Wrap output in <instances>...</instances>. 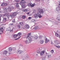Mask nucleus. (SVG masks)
Here are the masks:
<instances>
[{
	"label": "nucleus",
	"instance_id": "nucleus-1",
	"mask_svg": "<svg viewBox=\"0 0 60 60\" xmlns=\"http://www.w3.org/2000/svg\"><path fill=\"white\" fill-rule=\"evenodd\" d=\"M10 14V13H6L5 14L3 15H2H2H3L4 16H7V17H8V18L9 19V17H10L12 18V19H13L17 15V13L16 12H14Z\"/></svg>",
	"mask_w": 60,
	"mask_h": 60
},
{
	"label": "nucleus",
	"instance_id": "nucleus-2",
	"mask_svg": "<svg viewBox=\"0 0 60 60\" xmlns=\"http://www.w3.org/2000/svg\"><path fill=\"white\" fill-rule=\"evenodd\" d=\"M38 13L37 14L38 15V18L39 17L40 19L42 17V15H41V14H43L44 12L43 11V9H41L40 8H39L38 9Z\"/></svg>",
	"mask_w": 60,
	"mask_h": 60
},
{
	"label": "nucleus",
	"instance_id": "nucleus-3",
	"mask_svg": "<svg viewBox=\"0 0 60 60\" xmlns=\"http://www.w3.org/2000/svg\"><path fill=\"white\" fill-rule=\"evenodd\" d=\"M26 3V2L24 0H22L19 3V4L20 5L22 8H25L26 7V4H25Z\"/></svg>",
	"mask_w": 60,
	"mask_h": 60
},
{
	"label": "nucleus",
	"instance_id": "nucleus-4",
	"mask_svg": "<svg viewBox=\"0 0 60 60\" xmlns=\"http://www.w3.org/2000/svg\"><path fill=\"white\" fill-rule=\"evenodd\" d=\"M32 4V3H29L28 4V6L29 7H33L34 6V5L35 4V3H34Z\"/></svg>",
	"mask_w": 60,
	"mask_h": 60
},
{
	"label": "nucleus",
	"instance_id": "nucleus-5",
	"mask_svg": "<svg viewBox=\"0 0 60 60\" xmlns=\"http://www.w3.org/2000/svg\"><path fill=\"white\" fill-rule=\"evenodd\" d=\"M4 29H3V27H1L0 28V34H2V33H3Z\"/></svg>",
	"mask_w": 60,
	"mask_h": 60
},
{
	"label": "nucleus",
	"instance_id": "nucleus-6",
	"mask_svg": "<svg viewBox=\"0 0 60 60\" xmlns=\"http://www.w3.org/2000/svg\"><path fill=\"white\" fill-rule=\"evenodd\" d=\"M16 5L15 6L16 8L19 9V3H16Z\"/></svg>",
	"mask_w": 60,
	"mask_h": 60
},
{
	"label": "nucleus",
	"instance_id": "nucleus-7",
	"mask_svg": "<svg viewBox=\"0 0 60 60\" xmlns=\"http://www.w3.org/2000/svg\"><path fill=\"white\" fill-rule=\"evenodd\" d=\"M59 7L58 6V7H57L56 8V10L57 11V12H60V9Z\"/></svg>",
	"mask_w": 60,
	"mask_h": 60
},
{
	"label": "nucleus",
	"instance_id": "nucleus-8",
	"mask_svg": "<svg viewBox=\"0 0 60 60\" xmlns=\"http://www.w3.org/2000/svg\"><path fill=\"white\" fill-rule=\"evenodd\" d=\"M58 17L57 18V19L59 20V22H60V15H58L57 16Z\"/></svg>",
	"mask_w": 60,
	"mask_h": 60
},
{
	"label": "nucleus",
	"instance_id": "nucleus-9",
	"mask_svg": "<svg viewBox=\"0 0 60 60\" xmlns=\"http://www.w3.org/2000/svg\"><path fill=\"white\" fill-rule=\"evenodd\" d=\"M7 4L6 3H2L1 5V6H6Z\"/></svg>",
	"mask_w": 60,
	"mask_h": 60
},
{
	"label": "nucleus",
	"instance_id": "nucleus-10",
	"mask_svg": "<svg viewBox=\"0 0 60 60\" xmlns=\"http://www.w3.org/2000/svg\"><path fill=\"white\" fill-rule=\"evenodd\" d=\"M33 38L34 40H37V39L38 38V37L37 36H36L35 35H34Z\"/></svg>",
	"mask_w": 60,
	"mask_h": 60
},
{
	"label": "nucleus",
	"instance_id": "nucleus-11",
	"mask_svg": "<svg viewBox=\"0 0 60 60\" xmlns=\"http://www.w3.org/2000/svg\"><path fill=\"white\" fill-rule=\"evenodd\" d=\"M45 52V51L44 50L41 51L40 53L41 56H42Z\"/></svg>",
	"mask_w": 60,
	"mask_h": 60
},
{
	"label": "nucleus",
	"instance_id": "nucleus-12",
	"mask_svg": "<svg viewBox=\"0 0 60 60\" xmlns=\"http://www.w3.org/2000/svg\"><path fill=\"white\" fill-rule=\"evenodd\" d=\"M25 26L26 28V29H27L28 28H29V25L27 24H26Z\"/></svg>",
	"mask_w": 60,
	"mask_h": 60
},
{
	"label": "nucleus",
	"instance_id": "nucleus-13",
	"mask_svg": "<svg viewBox=\"0 0 60 60\" xmlns=\"http://www.w3.org/2000/svg\"><path fill=\"white\" fill-rule=\"evenodd\" d=\"M34 17L35 19H37L38 18V15L37 14H35L34 15Z\"/></svg>",
	"mask_w": 60,
	"mask_h": 60
},
{
	"label": "nucleus",
	"instance_id": "nucleus-14",
	"mask_svg": "<svg viewBox=\"0 0 60 60\" xmlns=\"http://www.w3.org/2000/svg\"><path fill=\"white\" fill-rule=\"evenodd\" d=\"M13 8V7H9L8 8V10L10 11H11V10Z\"/></svg>",
	"mask_w": 60,
	"mask_h": 60
},
{
	"label": "nucleus",
	"instance_id": "nucleus-15",
	"mask_svg": "<svg viewBox=\"0 0 60 60\" xmlns=\"http://www.w3.org/2000/svg\"><path fill=\"white\" fill-rule=\"evenodd\" d=\"M50 40L47 39V38H46L45 40V43H47Z\"/></svg>",
	"mask_w": 60,
	"mask_h": 60
},
{
	"label": "nucleus",
	"instance_id": "nucleus-16",
	"mask_svg": "<svg viewBox=\"0 0 60 60\" xmlns=\"http://www.w3.org/2000/svg\"><path fill=\"white\" fill-rule=\"evenodd\" d=\"M28 39L29 40L28 43H30V42H31V41H32V39L31 38L29 37V38H28Z\"/></svg>",
	"mask_w": 60,
	"mask_h": 60
},
{
	"label": "nucleus",
	"instance_id": "nucleus-17",
	"mask_svg": "<svg viewBox=\"0 0 60 60\" xmlns=\"http://www.w3.org/2000/svg\"><path fill=\"white\" fill-rule=\"evenodd\" d=\"M60 23L59 22V21H56L54 23V24L55 25H58V24Z\"/></svg>",
	"mask_w": 60,
	"mask_h": 60
},
{
	"label": "nucleus",
	"instance_id": "nucleus-18",
	"mask_svg": "<svg viewBox=\"0 0 60 60\" xmlns=\"http://www.w3.org/2000/svg\"><path fill=\"white\" fill-rule=\"evenodd\" d=\"M7 52H8V51H7L5 50L4 51V54H5L6 55V54H7Z\"/></svg>",
	"mask_w": 60,
	"mask_h": 60
},
{
	"label": "nucleus",
	"instance_id": "nucleus-19",
	"mask_svg": "<svg viewBox=\"0 0 60 60\" xmlns=\"http://www.w3.org/2000/svg\"><path fill=\"white\" fill-rule=\"evenodd\" d=\"M18 36V35L16 34H15L14 35L13 37L14 38H16L17 37V36Z\"/></svg>",
	"mask_w": 60,
	"mask_h": 60
},
{
	"label": "nucleus",
	"instance_id": "nucleus-20",
	"mask_svg": "<svg viewBox=\"0 0 60 60\" xmlns=\"http://www.w3.org/2000/svg\"><path fill=\"white\" fill-rule=\"evenodd\" d=\"M19 25L21 26H23V23L22 22H20L19 23Z\"/></svg>",
	"mask_w": 60,
	"mask_h": 60
},
{
	"label": "nucleus",
	"instance_id": "nucleus-21",
	"mask_svg": "<svg viewBox=\"0 0 60 60\" xmlns=\"http://www.w3.org/2000/svg\"><path fill=\"white\" fill-rule=\"evenodd\" d=\"M8 49L9 51H12V48L11 47H9L8 48Z\"/></svg>",
	"mask_w": 60,
	"mask_h": 60
},
{
	"label": "nucleus",
	"instance_id": "nucleus-22",
	"mask_svg": "<svg viewBox=\"0 0 60 60\" xmlns=\"http://www.w3.org/2000/svg\"><path fill=\"white\" fill-rule=\"evenodd\" d=\"M18 53H19L20 54H21L23 52L21 51L18 50Z\"/></svg>",
	"mask_w": 60,
	"mask_h": 60
},
{
	"label": "nucleus",
	"instance_id": "nucleus-23",
	"mask_svg": "<svg viewBox=\"0 0 60 60\" xmlns=\"http://www.w3.org/2000/svg\"><path fill=\"white\" fill-rule=\"evenodd\" d=\"M40 42L41 44H42L44 42V41L42 40H40Z\"/></svg>",
	"mask_w": 60,
	"mask_h": 60
},
{
	"label": "nucleus",
	"instance_id": "nucleus-24",
	"mask_svg": "<svg viewBox=\"0 0 60 60\" xmlns=\"http://www.w3.org/2000/svg\"><path fill=\"white\" fill-rule=\"evenodd\" d=\"M43 37V36L41 35L39 36V38L40 39H42Z\"/></svg>",
	"mask_w": 60,
	"mask_h": 60
},
{
	"label": "nucleus",
	"instance_id": "nucleus-25",
	"mask_svg": "<svg viewBox=\"0 0 60 60\" xmlns=\"http://www.w3.org/2000/svg\"><path fill=\"white\" fill-rule=\"evenodd\" d=\"M3 9H4V11H5L4 12H7V11L6 10V8H3Z\"/></svg>",
	"mask_w": 60,
	"mask_h": 60
},
{
	"label": "nucleus",
	"instance_id": "nucleus-26",
	"mask_svg": "<svg viewBox=\"0 0 60 60\" xmlns=\"http://www.w3.org/2000/svg\"><path fill=\"white\" fill-rule=\"evenodd\" d=\"M13 51H16V48L13 47Z\"/></svg>",
	"mask_w": 60,
	"mask_h": 60
},
{
	"label": "nucleus",
	"instance_id": "nucleus-27",
	"mask_svg": "<svg viewBox=\"0 0 60 60\" xmlns=\"http://www.w3.org/2000/svg\"><path fill=\"white\" fill-rule=\"evenodd\" d=\"M26 18V16L25 15L22 16V19H25V18Z\"/></svg>",
	"mask_w": 60,
	"mask_h": 60
},
{
	"label": "nucleus",
	"instance_id": "nucleus-28",
	"mask_svg": "<svg viewBox=\"0 0 60 60\" xmlns=\"http://www.w3.org/2000/svg\"><path fill=\"white\" fill-rule=\"evenodd\" d=\"M17 35H19V36H20V35H22L21 33L20 32H19L18 33V34H17Z\"/></svg>",
	"mask_w": 60,
	"mask_h": 60
},
{
	"label": "nucleus",
	"instance_id": "nucleus-29",
	"mask_svg": "<svg viewBox=\"0 0 60 60\" xmlns=\"http://www.w3.org/2000/svg\"><path fill=\"white\" fill-rule=\"evenodd\" d=\"M7 30L8 31H10L11 30V28H8L7 29Z\"/></svg>",
	"mask_w": 60,
	"mask_h": 60
},
{
	"label": "nucleus",
	"instance_id": "nucleus-30",
	"mask_svg": "<svg viewBox=\"0 0 60 60\" xmlns=\"http://www.w3.org/2000/svg\"><path fill=\"white\" fill-rule=\"evenodd\" d=\"M23 11L24 12H27L28 11V10L27 9H25Z\"/></svg>",
	"mask_w": 60,
	"mask_h": 60
},
{
	"label": "nucleus",
	"instance_id": "nucleus-31",
	"mask_svg": "<svg viewBox=\"0 0 60 60\" xmlns=\"http://www.w3.org/2000/svg\"><path fill=\"white\" fill-rule=\"evenodd\" d=\"M55 35L57 37H58V36H59V34H58V33H56L55 34Z\"/></svg>",
	"mask_w": 60,
	"mask_h": 60
},
{
	"label": "nucleus",
	"instance_id": "nucleus-32",
	"mask_svg": "<svg viewBox=\"0 0 60 60\" xmlns=\"http://www.w3.org/2000/svg\"><path fill=\"white\" fill-rule=\"evenodd\" d=\"M17 26L18 28H19V29H20V26L19 25H17Z\"/></svg>",
	"mask_w": 60,
	"mask_h": 60
},
{
	"label": "nucleus",
	"instance_id": "nucleus-33",
	"mask_svg": "<svg viewBox=\"0 0 60 60\" xmlns=\"http://www.w3.org/2000/svg\"><path fill=\"white\" fill-rule=\"evenodd\" d=\"M34 29H35V30L37 29H38V26H36L34 28Z\"/></svg>",
	"mask_w": 60,
	"mask_h": 60
},
{
	"label": "nucleus",
	"instance_id": "nucleus-34",
	"mask_svg": "<svg viewBox=\"0 0 60 60\" xmlns=\"http://www.w3.org/2000/svg\"><path fill=\"white\" fill-rule=\"evenodd\" d=\"M47 56H48V57L49 58H50L51 57V55H48Z\"/></svg>",
	"mask_w": 60,
	"mask_h": 60
},
{
	"label": "nucleus",
	"instance_id": "nucleus-35",
	"mask_svg": "<svg viewBox=\"0 0 60 60\" xmlns=\"http://www.w3.org/2000/svg\"><path fill=\"white\" fill-rule=\"evenodd\" d=\"M25 43H28V40H26V41H25Z\"/></svg>",
	"mask_w": 60,
	"mask_h": 60
},
{
	"label": "nucleus",
	"instance_id": "nucleus-36",
	"mask_svg": "<svg viewBox=\"0 0 60 60\" xmlns=\"http://www.w3.org/2000/svg\"><path fill=\"white\" fill-rule=\"evenodd\" d=\"M20 38V37H19L16 39H15V40H19V39Z\"/></svg>",
	"mask_w": 60,
	"mask_h": 60
},
{
	"label": "nucleus",
	"instance_id": "nucleus-37",
	"mask_svg": "<svg viewBox=\"0 0 60 60\" xmlns=\"http://www.w3.org/2000/svg\"><path fill=\"white\" fill-rule=\"evenodd\" d=\"M31 21L32 22H34V21H35V20L34 19H33Z\"/></svg>",
	"mask_w": 60,
	"mask_h": 60
},
{
	"label": "nucleus",
	"instance_id": "nucleus-38",
	"mask_svg": "<svg viewBox=\"0 0 60 60\" xmlns=\"http://www.w3.org/2000/svg\"><path fill=\"white\" fill-rule=\"evenodd\" d=\"M2 15L0 14V21L1 20V17H2Z\"/></svg>",
	"mask_w": 60,
	"mask_h": 60
},
{
	"label": "nucleus",
	"instance_id": "nucleus-39",
	"mask_svg": "<svg viewBox=\"0 0 60 60\" xmlns=\"http://www.w3.org/2000/svg\"><path fill=\"white\" fill-rule=\"evenodd\" d=\"M30 35H28L27 36V37L26 38L27 39L28 37H29H29H30Z\"/></svg>",
	"mask_w": 60,
	"mask_h": 60
},
{
	"label": "nucleus",
	"instance_id": "nucleus-40",
	"mask_svg": "<svg viewBox=\"0 0 60 60\" xmlns=\"http://www.w3.org/2000/svg\"><path fill=\"white\" fill-rule=\"evenodd\" d=\"M56 48H58V49H59V48H60V46H56Z\"/></svg>",
	"mask_w": 60,
	"mask_h": 60
},
{
	"label": "nucleus",
	"instance_id": "nucleus-41",
	"mask_svg": "<svg viewBox=\"0 0 60 60\" xmlns=\"http://www.w3.org/2000/svg\"><path fill=\"white\" fill-rule=\"evenodd\" d=\"M51 52L52 53H54V50H52L51 51Z\"/></svg>",
	"mask_w": 60,
	"mask_h": 60
},
{
	"label": "nucleus",
	"instance_id": "nucleus-42",
	"mask_svg": "<svg viewBox=\"0 0 60 60\" xmlns=\"http://www.w3.org/2000/svg\"><path fill=\"white\" fill-rule=\"evenodd\" d=\"M3 20L4 21H6V18H3Z\"/></svg>",
	"mask_w": 60,
	"mask_h": 60
},
{
	"label": "nucleus",
	"instance_id": "nucleus-43",
	"mask_svg": "<svg viewBox=\"0 0 60 60\" xmlns=\"http://www.w3.org/2000/svg\"><path fill=\"white\" fill-rule=\"evenodd\" d=\"M40 51H38L37 52V53H38V54H40Z\"/></svg>",
	"mask_w": 60,
	"mask_h": 60
},
{
	"label": "nucleus",
	"instance_id": "nucleus-44",
	"mask_svg": "<svg viewBox=\"0 0 60 60\" xmlns=\"http://www.w3.org/2000/svg\"><path fill=\"white\" fill-rule=\"evenodd\" d=\"M15 19H14L13 20V21H12V22H15Z\"/></svg>",
	"mask_w": 60,
	"mask_h": 60
},
{
	"label": "nucleus",
	"instance_id": "nucleus-45",
	"mask_svg": "<svg viewBox=\"0 0 60 60\" xmlns=\"http://www.w3.org/2000/svg\"><path fill=\"white\" fill-rule=\"evenodd\" d=\"M42 60H46L45 58H42Z\"/></svg>",
	"mask_w": 60,
	"mask_h": 60
},
{
	"label": "nucleus",
	"instance_id": "nucleus-46",
	"mask_svg": "<svg viewBox=\"0 0 60 60\" xmlns=\"http://www.w3.org/2000/svg\"><path fill=\"white\" fill-rule=\"evenodd\" d=\"M32 19V17H29L28 18V19Z\"/></svg>",
	"mask_w": 60,
	"mask_h": 60
},
{
	"label": "nucleus",
	"instance_id": "nucleus-47",
	"mask_svg": "<svg viewBox=\"0 0 60 60\" xmlns=\"http://www.w3.org/2000/svg\"><path fill=\"white\" fill-rule=\"evenodd\" d=\"M57 40H56L54 41V42H57Z\"/></svg>",
	"mask_w": 60,
	"mask_h": 60
},
{
	"label": "nucleus",
	"instance_id": "nucleus-48",
	"mask_svg": "<svg viewBox=\"0 0 60 60\" xmlns=\"http://www.w3.org/2000/svg\"><path fill=\"white\" fill-rule=\"evenodd\" d=\"M24 37H27V35H24Z\"/></svg>",
	"mask_w": 60,
	"mask_h": 60
},
{
	"label": "nucleus",
	"instance_id": "nucleus-49",
	"mask_svg": "<svg viewBox=\"0 0 60 60\" xmlns=\"http://www.w3.org/2000/svg\"><path fill=\"white\" fill-rule=\"evenodd\" d=\"M35 10H34L33 11V13H34V12H35Z\"/></svg>",
	"mask_w": 60,
	"mask_h": 60
},
{
	"label": "nucleus",
	"instance_id": "nucleus-50",
	"mask_svg": "<svg viewBox=\"0 0 60 60\" xmlns=\"http://www.w3.org/2000/svg\"><path fill=\"white\" fill-rule=\"evenodd\" d=\"M36 1L37 2H40V0H36Z\"/></svg>",
	"mask_w": 60,
	"mask_h": 60
},
{
	"label": "nucleus",
	"instance_id": "nucleus-51",
	"mask_svg": "<svg viewBox=\"0 0 60 60\" xmlns=\"http://www.w3.org/2000/svg\"><path fill=\"white\" fill-rule=\"evenodd\" d=\"M15 1H16V2H19V1L16 0Z\"/></svg>",
	"mask_w": 60,
	"mask_h": 60
},
{
	"label": "nucleus",
	"instance_id": "nucleus-52",
	"mask_svg": "<svg viewBox=\"0 0 60 60\" xmlns=\"http://www.w3.org/2000/svg\"><path fill=\"white\" fill-rule=\"evenodd\" d=\"M51 44H52V45L53 44V42H52V41H51Z\"/></svg>",
	"mask_w": 60,
	"mask_h": 60
},
{
	"label": "nucleus",
	"instance_id": "nucleus-53",
	"mask_svg": "<svg viewBox=\"0 0 60 60\" xmlns=\"http://www.w3.org/2000/svg\"><path fill=\"white\" fill-rule=\"evenodd\" d=\"M13 31V30H10V32H12Z\"/></svg>",
	"mask_w": 60,
	"mask_h": 60
},
{
	"label": "nucleus",
	"instance_id": "nucleus-54",
	"mask_svg": "<svg viewBox=\"0 0 60 60\" xmlns=\"http://www.w3.org/2000/svg\"><path fill=\"white\" fill-rule=\"evenodd\" d=\"M27 13V14L29 15V14L30 13H29V12H28V13Z\"/></svg>",
	"mask_w": 60,
	"mask_h": 60
},
{
	"label": "nucleus",
	"instance_id": "nucleus-55",
	"mask_svg": "<svg viewBox=\"0 0 60 60\" xmlns=\"http://www.w3.org/2000/svg\"><path fill=\"white\" fill-rule=\"evenodd\" d=\"M30 34H30V33H29L28 35H30Z\"/></svg>",
	"mask_w": 60,
	"mask_h": 60
},
{
	"label": "nucleus",
	"instance_id": "nucleus-56",
	"mask_svg": "<svg viewBox=\"0 0 60 60\" xmlns=\"http://www.w3.org/2000/svg\"><path fill=\"white\" fill-rule=\"evenodd\" d=\"M54 46H55V47H56V46H56V45H55Z\"/></svg>",
	"mask_w": 60,
	"mask_h": 60
},
{
	"label": "nucleus",
	"instance_id": "nucleus-57",
	"mask_svg": "<svg viewBox=\"0 0 60 60\" xmlns=\"http://www.w3.org/2000/svg\"><path fill=\"white\" fill-rule=\"evenodd\" d=\"M59 37L60 38V35H59Z\"/></svg>",
	"mask_w": 60,
	"mask_h": 60
},
{
	"label": "nucleus",
	"instance_id": "nucleus-58",
	"mask_svg": "<svg viewBox=\"0 0 60 60\" xmlns=\"http://www.w3.org/2000/svg\"><path fill=\"white\" fill-rule=\"evenodd\" d=\"M23 60H25V59H23Z\"/></svg>",
	"mask_w": 60,
	"mask_h": 60
},
{
	"label": "nucleus",
	"instance_id": "nucleus-59",
	"mask_svg": "<svg viewBox=\"0 0 60 60\" xmlns=\"http://www.w3.org/2000/svg\"><path fill=\"white\" fill-rule=\"evenodd\" d=\"M42 1H44V0H41Z\"/></svg>",
	"mask_w": 60,
	"mask_h": 60
},
{
	"label": "nucleus",
	"instance_id": "nucleus-60",
	"mask_svg": "<svg viewBox=\"0 0 60 60\" xmlns=\"http://www.w3.org/2000/svg\"><path fill=\"white\" fill-rule=\"evenodd\" d=\"M46 54H48V53H47V52H46Z\"/></svg>",
	"mask_w": 60,
	"mask_h": 60
},
{
	"label": "nucleus",
	"instance_id": "nucleus-61",
	"mask_svg": "<svg viewBox=\"0 0 60 60\" xmlns=\"http://www.w3.org/2000/svg\"><path fill=\"white\" fill-rule=\"evenodd\" d=\"M9 54H11V53H10V52H9Z\"/></svg>",
	"mask_w": 60,
	"mask_h": 60
},
{
	"label": "nucleus",
	"instance_id": "nucleus-62",
	"mask_svg": "<svg viewBox=\"0 0 60 60\" xmlns=\"http://www.w3.org/2000/svg\"><path fill=\"white\" fill-rule=\"evenodd\" d=\"M37 56H38V54H36Z\"/></svg>",
	"mask_w": 60,
	"mask_h": 60
},
{
	"label": "nucleus",
	"instance_id": "nucleus-63",
	"mask_svg": "<svg viewBox=\"0 0 60 60\" xmlns=\"http://www.w3.org/2000/svg\"><path fill=\"white\" fill-rule=\"evenodd\" d=\"M49 0H48V2H49Z\"/></svg>",
	"mask_w": 60,
	"mask_h": 60
},
{
	"label": "nucleus",
	"instance_id": "nucleus-64",
	"mask_svg": "<svg viewBox=\"0 0 60 60\" xmlns=\"http://www.w3.org/2000/svg\"><path fill=\"white\" fill-rule=\"evenodd\" d=\"M49 2L48 3H49Z\"/></svg>",
	"mask_w": 60,
	"mask_h": 60
}]
</instances>
